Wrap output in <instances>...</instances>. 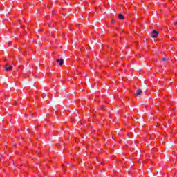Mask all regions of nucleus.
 I'll return each mask as SVG.
<instances>
[{"label":"nucleus","instance_id":"obj_4","mask_svg":"<svg viewBox=\"0 0 177 177\" xmlns=\"http://www.w3.org/2000/svg\"><path fill=\"white\" fill-rule=\"evenodd\" d=\"M119 19L120 20H124V19H125V17L122 14H120Z\"/></svg>","mask_w":177,"mask_h":177},{"label":"nucleus","instance_id":"obj_7","mask_svg":"<svg viewBox=\"0 0 177 177\" xmlns=\"http://www.w3.org/2000/svg\"><path fill=\"white\" fill-rule=\"evenodd\" d=\"M175 26H177V21L174 23Z\"/></svg>","mask_w":177,"mask_h":177},{"label":"nucleus","instance_id":"obj_8","mask_svg":"<svg viewBox=\"0 0 177 177\" xmlns=\"http://www.w3.org/2000/svg\"><path fill=\"white\" fill-rule=\"evenodd\" d=\"M112 23H114V20H112Z\"/></svg>","mask_w":177,"mask_h":177},{"label":"nucleus","instance_id":"obj_3","mask_svg":"<svg viewBox=\"0 0 177 177\" xmlns=\"http://www.w3.org/2000/svg\"><path fill=\"white\" fill-rule=\"evenodd\" d=\"M152 35H153V38L157 37L158 35V32H157L156 30H153V32H152Z\"/></svg>","mask_w":177,"mask_h":177},{"label":"nucleus","instance_id":"obj_5","mask_svg":"<svg viewBox=\"0 0 177 177\" xmlns=\"http://www.w3.org/2000/svg\"><path fill=\"white\" fill-rule=\"evenodd\" d=\"M136 95H142V90H137Z\"/></svg>","mask_w":177,"mask_h":177},{"label":"nucleus","instance_id":"obj_2","mask_svg":"<svg viewBox=\"0 0 177 177\" xmlns=\"http://www.w3.org/2000/svg\"><path fill=\"white\" fill-rule=\"evenodd\" d=\"M57 63H59V66H63L64 63V60L63 59H57L56 60Z\"/></svg>","mask_w":177,"mask_h":177},{"label":"nucleus","instance_id":"obj_6","mask_svg":"<svg viewBox=\"0 0 177 177\" xmlns=\"http://www.w3.org/2000/svg\"><path fill=\"white\" fill-rule=\"evenodd\" d=\"M162 60H163V62H165V61L167 60V58H166V57H164V58L162 59Z\"/></svg>","mask_w":177,"mask_h":177},{"label":"nucleus","instance_id":"obj_1","mask_svg":"<svg viewBox=\"0 0 177 177\" xmlns=\"http://www.w3.org/2000/svg\"><path fill=\"white\" fill-rule=\"evenodd\" d=\"M13 68L12 66H10L9 64H6V71H10Z\"/></svg>","mask_w":177,"mask_h":177}]
</instances>
